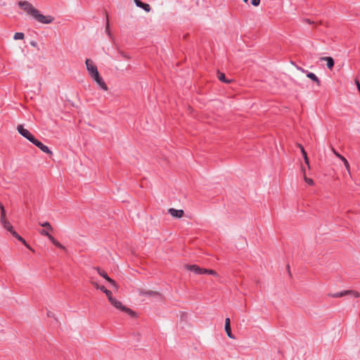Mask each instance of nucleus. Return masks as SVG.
I'll list each match as a JSON object with an SVG mask.
<instances>
[{
    "label": "nucleus",
    "instance_id": "nucleus-38",
    "mask_svg": "<svg viewBox=\"0 0 360 360\" xmlns=\"http://www.w3.org/2000/svg\"><path fill=\"white\" fill-rule=\"evenodd\" d=\"M31 44H32V46H35L36 43H35V42H31Z\"/></svg>",
    "mask_w": 360,
    "mask_h": 360
},
{
    "label": "nucleus",
    "instance_id": "nucleus-31",
    "mask_svg": "<svg viewBox=\"0 0 360 360\" xmlns=\"http://www.w3.org/2000/svg\"><path fill=\"white\" fill-rule=\"evenodd\" d=\"M260 4V0H251V4L254 6H258Z\"/></svg>",
    "mask_w": 360,
    "mask_h": 360
},
{
    "label": "nucleus",
    "instance_id": "nucleus-1",
    "mask_svg": "<svg viewBox=\"0 0 360 360\" xmlns=\"http://www.w3.org/2000/svg\"><path fill=\"white\" fill-rule=\"evenodd\" d=\"M1 224L13 237L22 242L28 249L31 250V248L27 244L26 241L13 229L12 224L8 221V219L1 221Z\"/></svg>",
    "mask_w": 360,
    "mask_h": 360
},
{
    "label": "nucleus",
    "instance_id": "nucleus-37",
    "mask_svg": "<svg viewBox=\"0 0 360 360\" xmlns=\"http://www.w3.org/2000/svg\"><path fill=\"white\" fill-rule=\"evenodd\" d=\"M300 70H302L303 72H306V70H304V69H302V68H300Z\"/></svg>",
    "mask_w": 360,
    "mask_h": 360
},
{
    "label": "nucleus",
    "instance_id": "nucleus-8",
    "mask_svg": "<svg viewBox=\"0 0 360 360\" xmlns=\"http://www.w3.org/2000/svg\"><path fill=\"white\" fill-rule=\"evenodd\" d=\"M97 272L98 273V274L102 276L103 278H105L107 281H108L112 286L117 288V284L115 283V281L114 280H112V278H110L107 273L104 271V270H102L100 268L97 267L95 269Z\"/></svg>",
    "mask_w": 360,
    "mask_h": 360
},
{
    "label": "nucleus",
    "instance_id": "nucleus-28",
    "mask_svg": "<svg viewBox=\"0 0 360 360\" xmlns=\"http://www.w3.org/2000/svg\"><path fill=\"white\" fill-rule=\"evenodd\" d=\"M304 179L305 181V182L307 184H308L310 186H312L314 185V180L312 179H310V178H307L305 174H304Z\"/></svg>",
    "mask_w": 360,
    "mask_h": 360
},
{
    "label": "nucleus",
    "instance_id": "nucleus-3",
    "mask_svg": "<svg viewBox=\"0 0 360 360\" xmlns=\"http://www.w3.org/2000/svg\"><path fill=\"white\" fill-rule=\"evenodd\" d=\"M18 6L24 11H25L28 15L31 16H34L35 13L37 12V9L34 8L32 4L27 1H19Z\"/></svg>",
    "mask_w": 360,
    "mask_h": 360
},
{
    "label": "nucleus",
    "instance_id": "nucleus-34",
    "mask_svg": "<svg viewBox=\"0 0 360 360\" xmlns=\"http://www.w3.org/2000/svg\"><path fill=\"white\" fill-rule=\"evenodd\" d=\"M98 289L101 290L103 292H105L108 290L103 285H100V288Z\"/></svg>",
    "mask_w": 360,
    "mask_h": 360
},
{
    "label": "nucleus",
    "instance_id": "nucleus-33",
    "mask_svg": "<svg viewBox=\"0 0 360 360\" xmlns=\"http://www.w3.org/2000/svg\"><path fill=\"white\" fill-rule=\"evenodd\" d=\"M91 283L95 286L97 289H98L100 288V285L96 282L94 281L93 279L91 280Z\"/></svg>",
    "mask_w": 360,
    "mask_h": 360
},
{
    "label": "nucleus",
    "instance_id": "nucleus-19",
    "mask_svg": "<svg viewBox=\"0 0 360 360\" xmlns=\"http://www.w3.org/2000/svg\"><path fill=\"white\" fill-rule=\"evenodd\" d=\"M39 225L45 228V231H53V228L51 225V224L48 221L44 222V223H39Z\"/></svg>",
    "mask_w": 360,
    "mask_h": 360
},
{
    "label": "nucleus",
    "instance_id": "nucleus-15",
    "mask_svg": "<svg viewBox=\"0 0 360 360\" xmlns=\"http://www.w3.org/2000/svg\"><path fill=\"white\" fill-rule=\"evenodd\" d=\"M321 60L326 61V65L328 69L331 70L333 68L335 62L332 57H323L321 58Z\"/></svg>",
    "mask_w": 360,
    "mask_h": 360
},
{
    "label": "nucleus",
    "instance_id": "nucleus-27",
    "mask_svg": "<svg viewBox=\"0 0 360 360\" xmlns=\"http://www.w3.org/2000/svg\"><path fill=\"white\" fill-rule=\"evenodd\" d=\"M105 295L107 296L109 302H110L111 301H113V299L115 298L113 296H112V293L110 290H107L105 292Z\"/></svg>",
    "mask_w": 360,
    "mask_h": 360
},
{
    "label": "nucleus",
    "instance_id": "nucleus-22",
    "mask_svg": "<svg viewBox=\"0 0 360 360\" xmlns=\"http://www.w3.org/2000/svg\"><path fill=\"white\" fill-rule=\"evenodd\" d=\"M0 210H1V219H0V221H3L4 220H6L7 218H6V210H5L3 205H1V207H0Z\"/></svg>",
    "mask_w": 360,
    "mask_h": 360
},
{
    "label": "nucleus",
    "instance_id": "nucleus-6",
    "mask_svg": "<svg viewBox=\"0 0 360 360\" xmlns=\"http://www.w3.org/2000/svg\"><path fill=\"white\" fill-rule=\"evenodd\" d=\"M17 130L20 135L29 140L31 143L34 140V136L27 129H25L22 125L19 124L17 127Z\"/></svg>",
    "mask_w": 360,
    "mask_h": 360
},
{
    "label": "nucleus",
    "instance_id": "nucleus-32",
    "mask_svg": "<svg viewBox=\"0 0 360 360\" xmlns=\"http://www.w3.org/2000/svg\"><path fill=\"white\" fill-rule=\"evenodd\" d=\"M134 2L136 5V6L139 7V8H142V6H143V4L142 1H141L140 0H134Z\"/></svg>",
    "mask_w": 360,
    "mask_h": 360
},
{
    "label": "nucleus",
    "instance_id": "nucleus-12",
    "mask_svg": "<svg viewBox=\"0 0 360 360\" xmlns=\"http://www.w3.org/2000/svg\"><path fill=\"white\" fill-rule=\"evenodd\" d=\"M230 322L231 321L229 318H226L225 319V331L229 338L235 339V336L231 333Z\"/></svg>",
    "mask_w": 360,
    "mask_h": 360
},
{
    "label": "nucleus",
    "instance_id": "nucleus-4",
    "mask_svg": "<svg viewBox=\"0 0 360 360\" xmlns=\"http://www.w3.org/2000/svg\"><path fill=\"white\" fill-rule=\"evenodd\" d=\"M33 18L40 23L42 24H50L51 23L54 18L51 15H44L39 13L37 10V13H35Z\"/></svg>",
    "mask_w": 360,
    "mask_h": 360
},
{
    "label": "nucleus",
    "instance_id": "nucleus-5",
    "mask_svg": "<svg viewBox=\"0 0 360 360\" xmlns=\"http://www.w3.org/2000/svg\"><path fill=\"white\" fill-rule=\"evenodd\" d=\"M86 70L91 78L99 74L97 67L94 65L93 60L86 59L85 61Z\"/></svg>",
    "mask_w": 360,
    "mask_h": 360
},
{
    "label": "nucleus",
    "instance_id": "nucleus-36",
    "mask_svg": "<svg viewBox=\"0 0 360 360\" xmlns=\"http://www.w3.org/2000/svg\"><path fill=\"white\" fill-rule=\"evenodd\" d=\"M355 84H356V86L359 87V84H360V83L359 82L358 80H355Z\"/></svg>",
    "mask_w": 360,
    "mask_h": 360
},
{
    "label": "nucleus",
    "instance_id": "nucleus-10",
    "mask_svg": "<svg viewBox=\"0 0 360 360\" xmlns=\"http://www.w3.org/2000/svg\"><path fill=\"white\" fill-rule=\"evenodd\" d=\"M138 293L140 296H159L160 293L153 290H146L142 288H139L137 290Z\"/></svg>",
    "mask_w": 360,
    "mask_h": 360
},
{
    "label": "nucleus",
    "instance_id": "nucleus-29",
    "mask_svg": "<svg viewBox=\"0 0 360 360\" xmlns=\"http://www.w3.org/2000/svg\"><path fill=\"white\" fill-rule=\"evenodd\" d=\"M333 153H334V155L338 158L340 160H342L344 159V156H342V155H340V153H338L333 148H331Z\"/></svg>",
    "mask_w": 360,
    "mask_h": 360
},
{
    "label": "nucleus",
    "instance_id": "nucleus-2",
    "mask_svg": "<svg viewBox=\"0 0 360 360\" xmlns=\"http://www.w3.org/2000/svg\"><path fill=\"white\" fill-rule=\"evenodd\" d=\"M110 304L114 306L117 309L120 310L121 311L125 312L129 314L131 317L136 316V312L131 310V309L124 306L122 302L117 300L115 297L113 299V301L110 302Z\"/></svg>",
    "mask_w": 360,
    "mask_h": 360
},
{
    "label": "nucleus",
    "instance_id": "nucleus-30",
    "mask_svg": "<svg viewBox=\"0 0 360 360\" xmlns=\"http://www.w3.org/2000/svg\"><path fill=\"white\" fill-rule=\"evenodd\" d=\"M144 11H146V12H149L150 11V6L149 4H143V6H142V8Z\"/></svg>",
    "mask_w": 360,
    "mask_h": 360
},
{
    "label": "nucleus",
    "instance_id": "nucleus-16",
    "mask_svg": "<svg viewBox=\"0 0 360 360\" xmlns=\"http://www.w3.org/2000/svg\"><path fill=\"white\" fill-rule=\"evenodd\" d=\"M297 146L301 150V152L303 155L305 163L308 165V167H309V162L307 152L305 151L304 147L301 144H298Z\"/></svg>",
    "mask_w": 360,
    "mask_h": 360
},
{
    "label": "nucleus",
    "instance_id": "nucleus-40",
    "mask_svg": "<svg viewBox=\"0 0 360 360\" xmlns=\"http://www.w3.org/2000/svg\"><path fill=\"white\" fill-rule=\"evenodd\" d=\"M248 0H243L245 3H247Z\"/></svg>",
    "mask_w": 360,
    "mask_h": 360
},
{
    "label": "nucleus",
    "instance_id": "nucleus-24",
    "mask_svg": "<svg viewBox=\"0 0 360 360\" xmlns=\"http://www.w3.org/2000/svg\"><path fill=\"white\" fill-rule=\"evenodd\" d=\"M24 37H25V34L22 32H16V33H15V34L13 36V39L15 40L23 39Z\"/></svg>",
    "mask_w": 360,
    "mask_h": 360
},
{
    "label": "nucleus",
    "instance_id": "nucleus-23",
    "mask_svg": "<svg viewBox=\"0 0 360 360\" xmlns=\"http://www.w3.org/2000/svg\"><path fill=\"white\" fill-rule=\"evenodd\" d=\"M218 79L224 82V83H229L230 81L229 80H227L225 77V75L224 73H221V72H218Z\"/></svg>",
    "mask_w": 360,
    "mask_h": 360
},
{
    "label": "nucleus",
    "instance_id": "nucleus-18",
    "mask_svg": "<svg viewBox=\"0 0 360 360\" xmlns=\"http://www.w3.org/2000/svg\"><path fill=\"white\" fill-rule=\"evenodd\" d=\"M329 295L332 297H341L345 295H348V292H347V290H343L342 292L330 294Z\"/></svg>",
    "mask_w": 360,
    "mask_h": 360
},
{
    "label": "nucleus",
    "instance_id": "nucleus-35",
    "mask_svg": "<svg viewBox=\"0 0 360 360\" xmlns=\"http://www.w3.org/2000/svg\"><path fill=\"white\" fill-rule=\"evenodd\" d=\"M122 57H124V58L126 59H129V56H128L127 54H125L124 53H122Z\"/></svg>",
    "mask_w": 360,
    "mask_h": 360
},
{
    "label": "nucleus",
    "instance_id": "nucleus-20",
    "mask_svg": "<svg viewBox=\"0 0 360 360\" xmlns=\"http://www.w3.org/2000/svg\"><path fill=\"white\" fill-rule=\"evenodd\" d=\"M105 32H106V34H108V36L110 38H112V34H111V32H110V25H109V20H108V15L106 16Z\"/></svg>",
    "mask_w": 360,
    "mask_h": 360
},
{
    "label": "nucleus",
    "instance_id": "nucleus-13",
    "mask_svg": "<svg viewBox=\"0 0 360 360\" xmlns=\"http://www.w3.org/2000/svg\"><path fill=\"white\" fill-rule=\"evenodd\" d=\"M168 212L175 218H181L184 215V210H176L174 208H170L168 210Z\"/></svg>",
    "mask_w": 360,
    "mask_h": 360
},
{
    "label": "nucleus",
    "instance_id": "nucleus-9",
    "mask_svg": "<svg viewBox=\"0 0 360 360\" xmlns=\"http://www.w3.org/2000/svg\"><path fill=\"white\" fill-rule=\"evenodd\" d=\"M32 143L38 147L43 152L47 153V154H52L51 150L45 145H44L41 141H38L37 139H34Z\"/></svg>",
    "mask_w": 360,
    "mask_h": 360
},
{
    "label": "nucleus",
    "instance_id": "nucleus-17",
    "mask_svg": "<svg viewBox=\"0 0 360 360\" xmlns=\"http://www.w3.org/2000/svg\"><path fill=\"white\" fill-rule=\"evenodd\" d=\"M307 77L308 78L311 79L314 82H316L319 86L320 85V80H319V79L316 77V75L314 73H313V72H308L307 74Z\"/></svg>",
    "mask_w": 360,
    "mask_h": 360
},
{
    "label": "nucleus",
    "instance_id": "nucleus-11",
    "mask_svg": "<svg viewBox=\"0 0 360 360\" xmlns=\"http://www.w3.org/2000/svg\"><path fill=\"white\" fill-rule=\"evenodd\" d=\"M92 79L96 82V84L99 86L101 89H102L104 91L108 90V86L103 81V78L99 75V74L94 77Z\"/></svg>",
    "mask_w": 360,
    "mask_h": 360
},
{
    "label": "nucleus",
    "instance_id": "nucleus-21",
    "mask_svg": "<svg viewBox=\"0 0 360 360\" xmlns=\"http://www.w3.org/2000/svg\"><path fill=\"white\" fill-rule=\"evenodd\" d=\"M210 274V275H212L214 276H217V275H218L217 273L214 270L202 269V274Z\"/></svg>",
    "mask_w": 360,
    "mask_h": 360
},
{
    "label": "nucleus",
    "instance_id": "nucleus-41",
    "mask_svg": "<svg viewBox=\"0 0 360 360\" xmlns=\"http://www.w3.org/2000/svg\"><path fill=\"white\" fill-rule=\"evenodd\" d=\"M2 203L0 202V207H1Z\"/></svg>",
    "mask_w": 360,
    "mask_h": 360
},
{
    "label": "nucleus",
    "instance_id": "nucleus-14",
    "mask_svg": "<svg viewBox=\"0 0 360 360\" xmlns=\"http://www.w3.org/2000/svg\"><path fill=\"white\" fill-rule=\"evenodd\" d=\"M186 268L196 274H202V269L197 265H187Z\"/></svg>",
    "mask_w": 360,
    "mask_h": 360
},
{
    "label": "nucleus",
    "instance_id": "nucleus-25",
    "mask_svg": "<svg viewBox=\"0 0 360 360\" xmlns=\"http://www.w3.org/2000/svg\"><path fill=\"white\" fill-rule=\"evenodd\" d=\"M342 161L343 162L344 165H345L348 174L351 176L350 166H349L348 161L347 160V159L345 158H344V159Z\"/></svg>",
    "mask_w": 360,
    "mask_h": 360
},
{
    "label": "nucleus",
    "instance_id": "nucleus-26",
    "mask_svg": "<svg viewBox=\"0 0 360 360\" xmlns=\"http://www.w3.org/2000/svg\"><path fill=\"white\" fill-rule=\"evenodd\" d=\"M348 295H352L354 297H360V293L355 290H347Z\"/></svg>",
    "mask_w": 360,
    "mask_h": 360
},
{
    "label": "nucleus",
    "instance_id": "nucleus-7",
    "mask_svg": "<svg viewBox=\"0 0 360 360\" xmlns=\"http://www.w3.org/2000/svg\"><path fill=\"white\" fill-rule=\"evenodd\" d=\"M41 235L46 236L48 237V238L52 242L53 244H54L56 247L65 249V247L60 243L58 240H56L51 235H50L48 231H45L44 229L41 230L39 232Z\"/></svg>",
    "mask_w": 360,
    "mask_h": 360
},
{
    "label": "nucleus",
    "instance_id": "nucleus-39",
    "mask_svg": "<svg viewBox=\"0 0 360 360\" xmlns=\"http://www.w3.org/2000/svg\"><path fill=\"white\" fill-rule=\"evenodd\" d=\"M357 89H358V90H359V91L360 93V84H359V87H357Z\"/></svg>",
    "mask_w": 360,
    "mask_h": 360
}]
</instances>
